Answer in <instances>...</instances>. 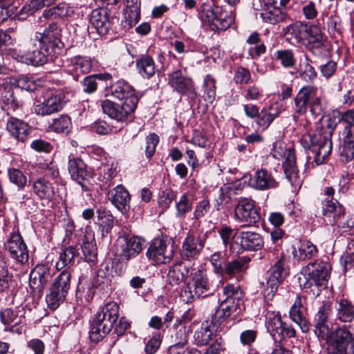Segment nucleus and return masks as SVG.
Wrapping results in <instances>:
<instances>
[{"mask_svg": "<svg viewBox=\"0 0 354 354\" xmlns=\"http://www.w3.org/2000/svg\"><path fill=\"white\" fill-rule=\"evenodd\" d=\"M71 274L65 269L53 281L46 295V301L49 308L57 309L67 297L71 286Z\"/></svg>", "mask_w": 354, "mask_h": 354, "instance_id": "6e6552de", "label": "nucleus"}, {"mask_svg": "<svg viewBox=\"0 0 354 354\" xmlns=\"http://www.w3.org/2000/svg\"><path fill=\"white\" fill-rule=\"evenodd\" d=\"M223 293L226 298L219 305L230 316L239 314L245 309L243 292L239 285L227 284L223 288Z\"/></svg>", "mask_w": 354, "mask_h": 354, "instance_id": "2eb2a0df", "label": "nucleus"}, {"mask_svg": "<svg viewBox=\"0 0 354 354\" xmlns=\"http://www.w3.org/2000/svg\"><path fill=\"white\" fill-rule=\"evenodd\" d=\"M0 319L4 325L13 324L15 326L21 322V317L12 308H5L0 311Z\"/></svg>", "mask_w": 354, "mask_h": 354, "instance_id": "6e6d98bb", "label": "nucleus"}, {"mask_svg": "<svg viewBox=\"0 0 354 354\" xmlns=\"http://www.w3.org/2000/svg\"><path fill=\"white\" fill-rule=\"evenodd\" d=\"M8 176L10 180L19 187H23L26 183V177L19 169H9Z\"/></svg>", "mask_w": 354, "mask_h": 354, "instance_id": "774afa93", "label": "nucleus"}, {"mask_svg": "<svg viewBox=\"0 0 354 354\" xmlns=\"http://www.w3.org/2000/svg\"><path fill=\"white\" fill-rule=\"evenodd\" d=\"M234 219L243 223V227L253 226L261 220L256 202L248 198H241L234 207Z\"/></svg>", "mask_w": 354, "mask_h": 354, "instance_id": "9b49d317", "label": "nucleus"}, {"mask_svg": "<svg viewBox=\"0 0 354 354\" xmlns=\"http://www.w3.org/2000/svg\"><path fill=\"white\" fill-rule=\"evenodd\" d=\"M55 0H32L28 5L24 6L23 10L28 15H32L44 6H50Z\"/></svg>", "mask_w": 354, "mask_h": 354, "instance_id": "bf43d9fd", "label": "nucleus"}, {"mask_svg": "<svg viewBox=\"0 0 354 354\" xmlns=\"http://www.w3.org/2000/svg\"><path fill=\"white\" fill-rule=\"evenodd\" d=\"M84 259L88 262H94L97 260V247L93 233H86L81 245Z\"/></svg>", "mask_w": 354, "mask_h": 354, "instance_id": "c9c22d12", "label": "nucleus"}, {"mask_svg": "<svg viewBox=\"0 0 354 354\" xmlns=\"http://www.w3.org/2000/svg\"><path fill=\"white\" fill-rule=\"evenodd\" d=\"M168 84L177 93L185 95L190 100L197 97L194 81L186 75L185 71L176 70L167 75Z\"/></svg>", "mask_w": 354, "mask_h": 354, "instance_id": "4468645a", "label": "nucleus"}, {"mask_svg": "<svg viewBox=\"0 0 354 354\" xmlns=\"http://www.w3.org/2000/svg\"><path fill=\"white\" fill-rule=\"evenodd\" d=\"M226 258L221 252H215L209 257V262L216 274L223 277V269L226 263Z\"/></svg>", "mask_w": 354, "mask_h": 354, "instance_id": "603ef678", "label": "nucleus"}, {"mask_svg": "<svg viewBox=\"0 0 354 354\" xmlns=\"http://www.w3.org/2000/svg\"><path fill=\"white\" fill-rule=\"evenodd\" d=\"M306 24L295 22L284 28L283 29V34L290 44L295 45L301 41L303 34L306 33Z\"/></svg>", "mask_w": 354, "mask_h": 354, "instance_id": "473e14b6", "label": "nucleus"}, {"mask_svg": "<svg viewBox=\"0 0 354 354\" xmlns=\"http://www.w3.org/2000/svg\"><path fill=\"white\" fill-rule=\"evenodd\" d=\"M111 95L120 102L127 103L131 106L137 107L138 97L131 86L123 80L113 84L110 88Z\"/></svg>", "mask_w": 354, "mask_h": 354, "instance_id": "aec40b11", "label": "nucleus"}, {"mask_svg": "<svg viewBox=\"0 0 354 354\" xmlns=\"http://www.w3.org/2000/svg\"><path fill=\"white\" fill-rule=\"evenodd\" d=\"M91 67L92 63L90 58L76 56L70 59L69 63L66 66V71L73 76L74 80L78 81L79 77L88 73Z\"/></svg>", "mask_w": 354, "mask_h": 354, "instance_id": "a878e982", "label": "nucleus"}, {"mask_svg": "<svg viewBox=\"0 0 354 354\" xmlns=\"http://www.w3.org/2000/svg\"><path fill=\"white\" fill-rule=\"evenodd\" d=\"M101 107L104 114L120 122L124 121L128 115L136 109V107L131 106L127 103L115 102L110 100H102Z\"/></svg>", "mask_w": 354, "mask_h": 354, "instance_id": "6ab92c4d", "label": "nucleus"}, {"mask_svg": "<svg viewBox=\"0 0 354 354\" xmlns=\"http://www.w3.org/2000/svg\"><path fill=\"white\" fill-rule=\"evenodd\" d=\"M340 119L335 116H330L327 124L313 133L303 135L301 138V145L314 153V162L317 165L325 162L326 158L330 154L333 149L331 138Z\"/></svg>", "mask_w": 354, "mask_h": 354, "instance_id": "f03ea898", "label": "nucleus"}, {"mask_svg": "<svg viewBox=\"0 0 354 354\" xmlns=\"http://www.w3.org/2000/svg\"><path fill=\"white\" fill-rule=\"evenodd\" d=\"M192 203L187 194H183L180 200L176 202V207L177 210V217H184L187 213L191 211Z\"/></svg>", "mask_w": 354, "mask_h": 354, "instance_id": "13d9d810", "label": "nucleus"}, {"mask_svg": "<svg viewBox=\"0 0 354 354\" xmlns=\"http://www.w3.org/2000/svg\"><path fill=\"white\" fill-rule=\"evenodd\" d=\"M233 243L246 251H258L264 245L262 236L254 231L237 230L233 235Z\"/></svg>", "mask_w": 354, "mask_h": 354, "instance_id": "dca6fc26", "label": "nucleus"}, {"mask_svg": "<svg viewBox=\"0 0 354 354\" xmlns=\"http://www.w3.org/2000/svg\"><path fill=\"white\" fill-rule=\"evenodd\" d=\"M175 252L174 241L170 239H156L150 244L146 255L156 264L169 262Z\"/></svg>", "mask_w": 354, "mask_h": 354, "instance_id": "ddd939ff", "label": "nucleus"}, {"mask_svg": "<svg viewBox=\"0 0 354 354\" xmlns=\"http://www.w3.org/2000/svg\"><path fill=\"white\" fill-rule=\"evenodd\" d=\"M205 242V235L199 236L196 233L187 234L182 244V258L188 261L196 258L203 250Z\"/></svg>", "mask_w": 354, "mask_h": 354, "instance_id": "f3484780", "label": "nucleus"}, {"mask_svg": "<svg viewBox=\"0 0 354 354\" xmlns=\"http://www.w3.org/2000/svg\"><path fill=\"white\" fill-rule=\"evenodd\" d=\"M301 308H303L301 297H297L294 305L290 308V317L303 332H307L309 330V324L302 314Z\"/></svg>", "mask_w": 354, "mask_h": 354, "instance_id": "ea45409f", "label": "nucleus"}, {"mask_svg": "<svg viewBox=\"0 0 354 354\" xmlns=\"http://www.w3.org/2000/svg\"><path fill=\"white\" fill-rule=\"evenodd\" d=\"M33 189L35 193L41 199L50 201L55 194L54 187L52 184L44 178H41L34 183Z\"/></svg>", "mask_w": 354, "mask_h": 354, "instance_id": "a19ab883", "label": "nucleus"}, {"mask_svg": "<svg viewBox=\"0 0 354 354\" xmlns=\"http://www.w3.org/2000/svg\"><path fill=\"white\" fill-rule=\"evenodd\" d=\"M124 243L121 245L120 252V258L122 260L129 261L130 259L137 256L142 250V241L138 237H131L123 239Z\"/></svg>", "mask_w": 354, "mask_h": 354, "instance_id": "7c9ffc66", "label": "nucleus"}, {"mask_svg": "<svg viewBox=\"0 0 354 354\" xmlns=\"http://www.w3.org/2000/svg\"><path fill=\"white\" fill-rule=\"evenodd\" d=\"M188 331L187 327L182 324L176 326L174 335L175 344L173 346H176L177 351L181 349V348L187 344L188 340Z\"/></svg>", "mask_w": 354, "mask_h": 354, "instance_id": "864d4df0", "label": "nucleus"}, {"mask_svg": "<svg viewBox=\"0 0 354 354\" xmlns=\"http://www.w3.org/2000/svg\"><path fill=\"white\" fill-rule=\"evenodd\" d=\"M249 185L257 190H266L278 187V183L274 178L271 173L265 169L256 171L250 177Z\"/></svg>", "mask_w": 354, "mask_h": 354, "instance_id": "393cba45", "label": "nucleus"}, {"mask_svg": "<svg viewBox=\"0 0 354 354\" xmlns=\"http://www.w3.org/2000/svg\"><path fill=\"white\" fill-rule=\"evenodd\" d=\"M106 194L111 203L122 214H127L129 212L131 196L123 185H117L109 189Z\"/></svg>", "mask_w": 354, "mask_h": 354, "instance_id": "5701e85b", "label": "nucleus"}, {"mask_svg": "<svg viewBox=\"0 0 354 354\" xmlns=\"http://www.w3.org/2000/svg\"><path fill=\"white\" fill-rule=\"evenodd\" d=\"M306 34V37L308 40L307 44L326 39L322 34L321 28L315 25H311L310 26H307Z\"/></svg>", "mask_w": 354, "mask_h": 354, "instance_id": "680f3d73", "label": "nucleus"}, {"mask_svg": "<svg viewBox=\"0 0 354 354\" xmlns=\"http://www.w3.org/2000/svg\"><path fill=\"white\" fill-rule=\"evenodd\" d=\"M230 315H228L223 308L219 306L215 313L213 314L212 317L211 324H212L214 328H216V330H218L219 328L220 330H222L221 326L227 320Z\"/></svg>", "mask_w": 354, "mask_h": 354, "instance_id": "052dcab7", "label": "nucleus"}, {"mask_svg": "<svg viewBox=\"0 0 354 354\" xmlns=\"http://www.w3.org/2000/svg\"><path fill=\"white\" fill-rule=\"evenodd\" d=\"M77 255L78 250L75 247L68 246L64 248L60 252L59 259L56 262V269L57 270H61L65 267L73 266L75 262V258Z\"/></svg>", "mask_w": 354, "mask_h": 354, "instance_id": "79ce46f5", "label": "nucleus"}, {"mask_svg": "<svg viewBox=\"0 0 354 354\" xmlns=\"http://www.w3.org/2000/svg\"><path fill=\"white\" fill-rule=\"evenodd\" d=\"M119 306L115 302L105 304L91 322L89 338L93 342L101 341L111 331L118 319Z\"/></svg>", "mask_w": 354, "mask_h": 354, "instance_id": "39448f33", "label": "nucleus"}, {"mask_svg": "<svg viewBox=\"0 0 354 354\" xmlns=\"http://www.w3.org/2000/svg\"><path fill=\"white\" fill-rule=\"evenodd\" d=\"M139 73L145 78H150L156 73V64L150 56L144 55L136 61Z\"/></svg>", "mask_w": 354, "mask_h": 354, "instance_id": "c03bdc74", "label": "nucleus"}, {"mask_svg": "<svg viewBox=\"0 0 354 354\" xmlns=\"http://www.w3.org/2000/svg\"><path fill=\"white\" fill-rule=\"evenodd\" d=\"M55 272L53 269L45 264L37 265L29 276L30 287L34 292H41Z\"/></svg>", "mask_w": 354, "mask_h": 354, "instance_id": "a211bd4d", "label": "nucleus"}, {"mask_svg": "<svg viewBox=\"0 0 354 354\" xmlns=\"http://www.w3.org/2000/svg\"><path fill=\"white\" fill-rule=\"evenodd\" d=\"M6 129L11 136L21 142H24L28 139L31 131L28 123L16 118L8 119Z\"/></svg>", "mask_w": 354, "mask_h": 354, "instance_id": "c85d7f7f", "label": "nucleus"}, {"mask_svg": "<svg viewBox=\"0 0 354 354\" xmlns=\"http://www.w3.org/2000/svg\"><path fill=\"white\" fill-rule=\"evenodd\" d=\"M189 272V267L183 262L174 264L168 272V281L169 283L178 285L183 282Z\"/></svg>", "mask_w": 354, "mask_h": 354, "instance_id": "58836bf2", "label": "nucleus"}, {"mask_svg": "<svg viewBox=\"0 0 354 354\" xmlns=\"http://www.w3.org/2000/svg\"><path fill=\"white\" fill-rule=\"evenodd\" d=\"M284 266L285 257L284 255H281L268 271L266 284L263 290V297L266 300L272 299L279 287L288 275L289 272Z\"/></svg>", "mask_w": 354, "mask_h": 354, "instance_id": "9d476101", "label": "nucleus"}, {"mask_svg": "<svg viewBox=\"0 0 354 354\" xmlns=\"http://www.w3.org/2000/svg\"><path fill=\"white\" fill-rule=\"evenodd\" d=\"M213 330L211 329L207 322L203 323L194 335V343L198 346L207 345L212 339Z\"/></svg>", "mask_w": 354, "mask_h": 354, "instance_id": "a18cd8bd", "label": "nucleus"}, {"mask_svg": "<svg viewBox=\"0 0 354 354\" xmlns=\"http://www.w3.org/2000/svg\"><path fill=\"white\" fill-rule=\"evenodd\" d=\"M353 262H354V239L348 241L346 250L341 257V263L344 270L351 268Z\"/></svg>", "mask_w": 354, "mask_h": 354, "instance_id": "4d7b16f0", "label": "nucleus"}, {"mask_svg": "<svg viewBox=\"0 0 354 354\" xmlns=\"http://www.w3.org/2000/svg\"><path fill=\"white\" fill-rule=\"evenodd\" d=\"M65 103V95L62 91H46L43 93V100L35 105V113L41 116L50 115L60 111Z\"/></svg>", "mask_w": 354, "mask_h": 354, "instance_id": "f8f14e48", "label": "nucleus"}, {"mask_svg": "<svg viewBox=\"0 0 354 354\" xmlns=\"http://www.w3.org/2000/svg\"><path fill=\"white\" fill-rule=\"evenodd\" d=\"M346 326H339L325 338L328 354H354V339Z\"/></svg>", "mask_w": 354, "mask_h": 354, "instance_id": "1a4fd4ad", "label": "nucleus"}, {"mask_svg": "<svg viewBox=\"0 0 354 354\" xmlns=\"http://www.w3.org/2000/svg\"><path fill=\"white\" fill-rule=\"evenodd\" d=\"M61 32L62 29L56 23H50L43 32H36L26 42V53L15 52L13 57L19 62L33 66L55 61L64 47Z\"/></svg>", "mask_w": 354, "mask_h": 354, "instance_id": "f257e3e1", "label": "nucleus"}, {"mask_svg": "<svg viewBox=\"0 0 354 354\" xmlns=\"http://www.w3.org/2000/svg\"><path fill=\"white\" fill-rule=\"evenodd\" d=\"M276 59L278 60L281 66L286 68H290L295 66L296 59L293 51L290 49H281L275 53Z\"/></svg>", "mask_w": 354, "mask_h": 354, "instance_id": "de8ad7c7", "label": "nucleus"}, {"mask_svg": "<svg viewBox=\"0 0 354 354\" xmlns=\"http://www.w3.org/2000/svg\"><path fill=\"white\" fill-rule=\"evenodd\" d=\"M322 214L332 218L335 223H339L345 214V208L337 199L326 198L322 201Z\"/></svg>", "mask_w": 354, "mask_h": 354, "instance_id": "bb28decb", "label": "nucleus"}, {"mask_svg": "<svg viewBox=\"0 0 354 354\" xmlns=\"http://www.w3.org/2000/svg\"><path fill=\"white\" fill-rule=\"evenodd\" d=\"M261 17L265 22L271 24H276L290 19L284 8L272 6H268L264 12H261Z\"/></svg>", "mask_w": 354, "mask_h": 354, "instance_id": "f704fd0d", "label": "nucleus"}, {"mask_svg": "<svg viewBox=\"0 0 354 354\" xmlns=\"http://www.w3.org/2000/svg\"><path fill=\"white\" fill-rule=\"evenodd\" d=\"M317 252L316 246L310 241L304 240L300 241L297 249L292 252L295 258L298 260H306L311 259Z\"/></svg>", "mask_w": 354, "mask_h": 354, "instance_id": "37998d69", "label": "nucleus"}, {"mask_svg": "<svg viewBox=\"0 0 354 354\" xmlns=\"http://www.w3.org/2000/svg\"><path fill=\"white\" fill-rule=\"evenodd\" d=\"M113 19V17H110L106 9H95L91 12L90 23L100 35H104L111 28Z\"/></svg>", "mask_w": 354, "mask_h": 354, "instance_id": "b1692460", "label": "nucleus"}, {"mask_svg": "<svg viewBox=\"0 0 354 354\" xmlns=\"http://www.w3.org/2000/svg\"><path fill=\"white\" fill-rule=\"evenodd\" d=\"M280 109L277 104H271L268 108H263L257 116L256 123L262 130L266 129L273 120L279 116Z\"/></svg>", "mask_w": 354, "mask_h": 354, "instance_id": "2f4dec72", "label": "nucleus"}, {"mask_svg": "<svg viewBox=\"0 0 354 354\" xmlns=\"http://www.w3.org/2000/svg\"><path fill=\"white\" fill-rule=\"evenodd\" d=\"M68 7L65 3H60L57 6L53 7L44 11L43 15L39 17V21H43V19H53L57 17H63L68 15Z\"/></svg>", "mask_w": 354, "mask_h": 354, "instance_id": "3c124183", "label": "nucleus"}, {"mask_svg": "<svg viewBox=\"0 0 354 354\" xmlns=\"http://www.w3.org/2000/svg\"><path fill=\"white\" fill-rule=\"evenodd\" d=\"M336 319L341 322H352L354 320V305L347 299H340L336 306Z\"/></svg>", "mask_w": 354, "mask_h": 354, "instance_id": "72a5a7b5", "label": "nucleus"}, {"mask_svg": "<svg viewBox=\"0 0 354 354\" xmlns=\"http://www.w3.org/2000/svg\"><path fill=\"white\" fill-rule=\"evenodd\" d=\"M266 326L275 342L280 344L286 337L295 336V330L291 326L283 322L279 313L268 311L266 317ZM271 354H292L281 344L277 345Z\"/></svg>", "mask_w": 354, "mask_h": 354, "instance_id": "423d86ee", "label": "nucleus"}, {"mask_svg": "<svg viewBox=\"0 0 354 354\" xmlns=\"http://www.w3.org/2000/svg\"><path fill=\"white\" fill-rule=\"evenodd\" d=\"M283 168L286 178L295 187L300 186L302 180L296 165L295 151H289L283 163Z\"/></svg>", "mask_w": 354, "mask_h": 354, "instance_id": "c756f323", "label": "nucleus"}, {"mask_svg": "<svg viewBox=\"0 0 354 354\" xmlns=\"http://www.w3.org/2000/svg\"><path fill=\"white\" fill-rule=\"evenodd\" d=\"M250 261V258L242 257L229 262L226 261L223 269V276L226 274L230 277H232L236 274L245 271L248 268Z\"/></svg>", "mask_w": 354, "mask_h": 354, "instance_id": "e433bc0d", "label": "nucleus"}, {"mask_svg": "<svg viewBox=\"0 0 354 354\" xmlns=\"http://www.w3.org/2000/svg\"><path fill=\"white\" fill-rule=\"evenodd\" d=\"M68 169L71 178L78 184L84 187V182L91 177L84 162L78 158H71L68 162Z\"/></svg>", "mask_w": 354, "mask_h": 354, "instance_id": "cd10ccee", "label": "nucleus"}, {"mask_svg": "<svg viewBox=\"0 0 354 354\" xmlns=\"http://www.w3.org/2000/svg\"><path fill=\"white\" fill-rule=\"evenodd\" d=\"M344 137L342 145V156L351 160L354 157V125L344 127Z\"/></svg>", "mask_w": 354, "mask_h": 354, "instance_id": "4c0bfd02", "label": "nucleus"}, {"mask_svg": "<svg viewBox=\"0 0 354 354\" xmlns=\"http://www.w3.org/2000/svg\"><path fill=\"white\" fill-rule=\"evenodd\" d=\"M309 109L313 115H322L324 106L318 89L316 86L307 85L303 86L294 99L292 118L297 121L300 116L304 115Z\"/></svg>", "mask_w": 354, "mask_h": 354, "instance_id": "20e7f679", "label": "nucleus"}, {"mask_svg": "<svg viewBox=\"0 0 354 354\" xmlns=\"http://www.w3.org/2000/svg\"><path fill=\"white\" fill-rule=\"evenodd\" d=\"M176 194L174 191L170 189H166L162 191L158 198V205L162 209H167L173 200L175 198Z\"/></svg>", "mask_w": 354, "mask_h": 354, "instance_id": "338daca9", "label": "nucleus"}, {"mask_svg": "<svg viewBox=\"0 0 354 354\" xmlns=\"http://www.w3.org/2000/svg\"><path fill=\"white\" fill-rule=\"evenodd\" d=\"M331 266L327 261H316L308 263L301 270L299 277L300 286L314 297L320 295L325 288L330 276Z\"/></svg>", "mask_w": 354, "mask_h": 354, "instance_id": "7ed1b4c3", "label": "nucleus"}, {"mask_svg": "<svg viewBox=\"0 0 354 354\" xmlns=\"http://www.w3.org/2000/svg\"><path fill=\"white\" fill-rule=\"evenodd\" d=\"M213 291L207 273L199 269L192 274L191 281L183 286L180 297L182 301L188 304L200 297H207Z\"/></svg>", "mask_w": 354, "mask_h": 354, "instance_id": "0eeeda50", "label": "nucleus"}, {"mask_svg": "<svg viewBox=\"0 0 354 354\" xmlns=\"http://www.w3.org/2000/svg\"><path fill=\"white\" fill-rule=\"evenodd\" d=\"M298 73L299 77L306 82H313L317 77V73L314 67L307 61L300 64Z\"/></svg>", "mask_w": 354, "mask_h": 354, "instance_id": "5fc2aeb1", "label": "nucleus"}, {"mask_svg": "<svg viewBox=\"0 0 354 354\" xmlns=\"http://www.w3.org/2000/svg\"><path fill=\"white\" fill-rule=\"evenodd\" d=\"M331 304L329 301H324L315 314L313 326L316 335L322 339L328 336L330 328L328 324V319L331 313Z\"/></svg>", "mask_w": 354, "mask_h": 354, "instance_id": "4be33fe9", "label": "nucleus"}, {"mask_svg": "<svg viewBox=\"0 0 354 354\" xmlns=\"http://www.w3.org/2000/svg\"><path fill=\"white\" fill-rule=\"evenodd\" d=\"M205 100L212 102L216 97L215 80L211 75H207L205 78Z\"/></svg>", "mask_w": 354, "mask_h": 354, "instance_id": "e2e57ef3", "label": "nucleus"}, {"mask_svg": "<svg viewBox=\"0 0 354 354\" xmlns=\"http://www.w3.org/2000/svg\"><path fill=\"white\" fill-rule=\"evenodd\" d=\"M307 48L317 57L326 56L330 51V45L326 38L307 44Z\"/></svg>", "mask_w": 354, "mask_h": 354, "instance_id": "09e8293b", "label": "nucleus"}, {"mask_svg": "<svg viewBox=\"0 0 354 354\" xmlns=\"http://www.w3.org/2000/svg\"><path fill=\"white\" fill-rule=\"evenodd\" d=\"M49 128L56 133H68L71 129V118L66 115H62L57 118L52 120Z\"/></svg>", "mask_w": 354, "mask_h": 354, "instance_id": "49530a36", "label": "nucleus"}, {"mask_svg": "<svg viewBox=\"0 0 354 354\" xmlns=\"http://www.w3.org/2000/svg\"><path fill=\"white\" fill-rule=\"evenodd\" d=\"M6 249L16 261L24 264L29 258L27 247L19 233H12L6 243Z\"/></svg>", "mask_w": 354, "mask_h": 354, "instance_id": "412c9836", "label": "nucleus"}, {"mask_svg": "<svg viewBox=\"0 0 354 354\" xmlns=\"http://www.w3.org/2000/svg\"><path fill=\"white\" fill-rule=\"evenodd\" d=\"M22 105V102L15 95L12 90H8L3 97V109L9 114L10 111H15Z\"/></svg>", "mask_w": 354, "mask_h": 354, "instance_id": "8fccbe9b", "label": "nucleus"}, {"mask_svg": "<svg viewBox=\"0 0 354 354\" xmlns=\"http://www.w3.org/2000/svg\"><path fill=\"white\" fill-rule=\"evenodd\" d=\"M289 151H295V149L286 147L283 142L278 141L274 143L272 153L274 158L279 160L281 158H286Z\"/></svg>", "mask_w": 354, "mask_h": 354, "instance_id": "0e129e2a", "label": "nucleus"}, {"mask_svg": "<svg viewBox=\"0 0 354 354\" xmlns=\"http://www.w3.org/2000/svg\"><path fill=\"white\" fill-rule=\"evenodd\" d=\"M145 141V155L147 158H151L155 153L159 137L156 133H151L146 137Z\"/></svg>", "mask_w": 354, "mask_h": 354, "instance_id": "69168bd1", "label": "nucleus"}]
</instances>
